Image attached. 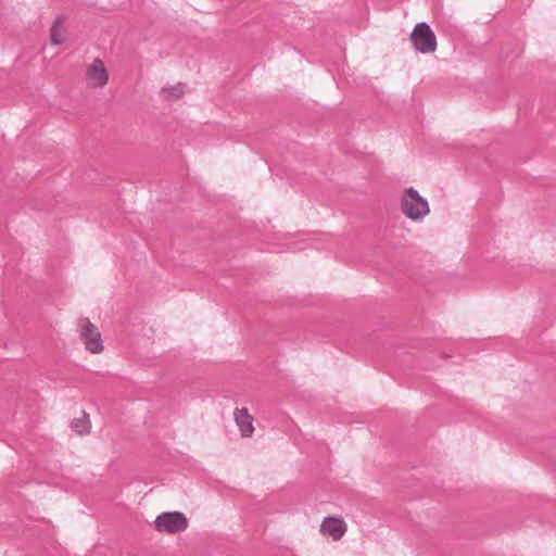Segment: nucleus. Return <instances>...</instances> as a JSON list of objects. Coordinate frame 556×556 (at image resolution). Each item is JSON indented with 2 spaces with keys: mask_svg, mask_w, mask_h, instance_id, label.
I'll use <instances>...</instances> for the list:
<instances>
[{
  "mask_svg": "<svg viewBox=\"0 0 556 556\" xmlns=\"http://www.w3.org/2000/svg\"><path fill=\"white\" fill-rule=\"evenodd\" d=\"M401 208L403 214L414 220L421 222L429 215L430 206L428 201L414 188H406L401 197Z\"/></svg>",
  "mask_w": 556,
  "mask_h": 556,
  "instance_id": "nucleus-1",
  "label": "nucleus"
},
{
  "mask_svg": "<svg viewBox=\"0 0 556 556\" xmlns=\"http://www.w3.org/2000/svg\"><path fill=\"white\" fill-rule=\"evenodd\" d=\"M189 527L188 517L181 511H163L153 521L155 531L174 535L186 531Z\"/></svg>",
  "mask_w": 556,
  "mask_h": 556,
  "instance_id": "nucleus-2",
  "label": "nucleus"
},
{
  "mask_svg": "<svg viewBox=\"0 0 556 556\" xmlns=\"http://www.w3.org/2000/svg\"><path fill=\"white\" fill-rule=\"evenodd\" d=\"M78 327L79 338L85 349L92 354H101L104 351V343L98 327L88 318L80 319Z\"/></svg>",
  "mask_w": 556,
  "mask_h": 556,
  "instance_id": "nucleus-3",
  "label": "nucleus"
},
{
  "mask_svg": "<svg viewBox=\"0 0 556 556\" xmlns=\"http://www.w3.org/2000/svg\"><path fill=\"white\" fill-rule=\"evenodd\" d=\"M110 74L101 59H93L86 67L85 83L90 89H103L109 83Z\"/></svg>",
  "mask_w": 556,
  "mask_h": 556,
  "instance_id": "nucleus-4",
  "label": "nucleus"
},
{
  "mask_svg": "<svg viewBox=\"0 0 556 556\" xmlns=\"http://www.w3.org/2000/svg\"><path fill=\"white\" fill-rule=\"evenodd\" d=\"M410 38L414 47L422 53L432 52L435 49L437 42L434 34L425 23H420L415 26Z\"/></svg>",
  "mask_w": 556,
  "mask_h": 556,
  "instance_id": "nucleus-5",
  "label": "nucleus"
},
{
  "mask_svg": "<svg viewBox=\"0 0 556 556\" xmlns=\"http://www.w3.org/2000/svg\"><path fill=\"white\" fill-rule=\"evenodd\" d=\"M345 532L346 523L341 517H327L320 525V533L333 541L340 540Z\"/></svg>",
  "mask_w": 556,
  "mask_h": 556,
  "instance_id": "nucleus-6",
  "label": "nucleus"
},
{
  "mask_svg": "<svg viewBox=\"0 0 556 556\" xmlns=\"http://www.w3.org/2000/svg\"><path fill=\"white\" fill-rule=\"evenodd\" d=\"M233 415L241 435L250 438L254 432L253 417L248 413L247 408L236 409Z\"/></svg>",
  "mask_w": 556,
  "mask_h": 556,
  "instance_id": "nucleus-7",
  "label": "nucleus"
},
{
  "mask_svg": "<svg viewBox=\"0 0 556 556\" xmlns=\"http://www.w3.org/2000/svg\"><path fill=\"white\" fill-rule=\"evenodd\" d=\"M72 430L78 435H86L91 430V421L86 412H80L78 416L71 421Z\"/></svg>",
  "mask_w": 556,
  "mask_h": 556,
  "instance_id": "nucleus-8",
  "label": "nucleus"
},
{
  "mask_svg": "<svg viewBox=\"0 0 556 556\" xmlns=\"http://www.w3.org/2000/svg\"><path fill=\"white\" fill-rule=\"evenodd\" d=\"M66 39V33L63 27V21L56 18L50 29V40L54 46L62 45Z\"/></svg>",
  "mask_w": 556,
  "mask_h": 556,
  "instance_id": "nucleus-9",
  "label": "nucleus"
},
{
  "mask_svg": "<svg viewBox=\"0 0 556 556\" xmlns=\"http://www.w3.org/2000/svg\"><path fill=\"white\" fill-rule=\"evenodd\" d=\"M162 93L166 99H179L184 96L185 89L180 84L166 86L162 89Z\"/></svg>",
  "mask_w": 556,
  "mask_h": 556,
  "instance_id": "nucleus-10",
  "label": "nucleus"
}]
</instances>
